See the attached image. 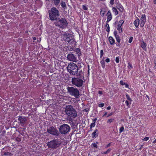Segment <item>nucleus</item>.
I'll use <instances>...</instances> for the list:
<instances>
[{"label":"nucleus","mask_w":156,"mask_h":156,"mask_svg":"<svg viewBox=\"0 0 156 156\" xmlns=\"http://www.w3.org/2000/svg\"><path fill=\"white\" fill-rule=\"evenodd\" d=\"M65 112L66 115L70 117L75 118L77 117V112L71 105H66L65 108Z\"/></svg>","instance_id":"obj_1"},{"label":"nucleus","mask_w":156,"mask_h":156,"mask_svg":"<svg viewBox=\"0 0 156 156\" xmlns=\"http://www.w3.org/2000/svg\"><path fill=\"white\" fill-rule=\"evenodd\" d=\"M62 143L61 140L54 139L48 142L47 146L48 148L55 149L61 145Z\"/></svg>","instance_id":"obj_2"},{"label":"nucleus","mask_w":156,"mask_h":156,"mask_svg":"<svg viewBox=\"0 0 156 156\" xmlns=\"http://www.w3.org/2000/svg\"><path fill=\"white\" fill-rule=\"evenodd\" d=\"M50 19L51 20H58L59 19L57 17L59 16L58 10L55 8H52L48 11Z\"/></svg>","instance_id":"obj_3"},{"label":"nucleus","mask_w":156,"mask_h":156,"mask_svg":"<svg viewBox=\"0 0 156 156\" xmlns=\"http://www.w3.org/2000/svg\"><path fill=\"white\" fill-rule=\"evenodd\" d=\"M67 69L68 71L71 74L75 75L78 73V67L73 62H71L68 65Z\"/></svg>","instance_id":"obj_4"},{"label":"nucleus","mask_w":156,"mask_h":156,"mask_svg":"<svg viewBox=\"0 0 156 156\" xmlns=\"http://www.w3.org/2000/svg\"><path fill=\"white\" fill-rule=\"evenodd\" d=\"M67 92L72 96H73L76 98H78L80 96V92L77 89L73 87H68L67 88Z\"/></svg>","instance_id":"obj_5"},{"label":"nucleus","mask_w":156,"mask_h":156,"mask_svg":"<svg viewBox=\"0 0 156 156\" xmlns=\"http://www.w3.org/2000/svg\"><path fill=\"white\" fill-rule=\"evenodd\" d=\"M57 21V22L55 23L56 26L59 27L60 28L63 29L66 27L68 24L66 20L64 18H62Z\"/></svg>","instance_id":"obj_6"},{"label":"nucleus","mask_w":156,"mask_h":156,"mask_svg":"<svg viewBox=\"0 0 156 156\" xmlns=\"http://www.w3.org/2000/svg\"><path fill=\"white\" fill-rule=\"evenodd\" d=\"M70 127L68 125L64 124L59 127V132L62 134H65L70 131Z\"/></svg>","instance_id":"obj_7"},{"label":"nucleus","mask_w":156,"mask_h":156,"mask_svg":"<svg viewBox=\"0 0 156 156\" xmlns=\"http://www.w3.org/2000/svg\"><path fill=\"white\" fill-rule=\"evenodd\" d=\"M64 39L66 42H67L70 44L74 42V39L73 36L71 34L65 33L63 34Z\"/></svg>","instance_id":"obj_8"},{"label":"nucleus","mask_w":156,"mask_h":156,"mask_svg":"<svg viewBox=\"0 0 156 156\" xmlns=\"http://www.w3.org/2000/svg\"><path fill=\"white\" fill-rule=\"evenodd\" d=\"M48 133L54 136H58L60 135V133L58 130L52 126L48 129L47 130Z\"/></svg>","instance_id":"obj_9"},{"label":"nucleus","mask_w":156,"mask_h":156,"mask_svg":"<svg viewBox=\"0 0 156 156\" xmlns=\"http://www.w3.org/2000/svg\"><path fill=\"white\" fill-rule=\"evenodd\" d=\"M72 83L77 87H81L83 84V81L81 79H72Z\"/></svg>","instance_id":"obj_10"},{"label":"nucleus","mask_w":156,"mask_h":156,"mask_svg":"<svg viewBox=\"0 0 156 156\" xmlns=\"http://www.w3.org/2000/svg\"><path fill=\"white\" fill-rule=\"evenodd\" d=\"M67 59L71 61L76 62L77 61V58L75 55L72 53H69L67 55Z\"/></svg>","instance_id":"obj_11"},{"label":"nucleus","mask_w":156,"mask_h":156,"mask_svg":"<svg viewBox=\"0 0 156 156\" xmlns=\"http://www.w3.org/2000/svg\"><path fill=\"white\" fill-rule=\"evenodd\" d=\"M146 20V18L144 14L142 15V16L140 20V26L141 27H143L144 26Z\"/></svg>","instance_id":"obj_12"},{"label":"nucleus","mask_w":156,"mask_h":156,"mask_svg":"<svg viewBox=\"0 0 156 156\" xmlns=\"http://www.w3.org/2000/svg\"><path fill=\"white\" fill-rule=\"evenodd\" d=\"M18 120L20 123L22 124H24L25 122L27 121L25 117L19 116Z\"/></svg>","instance_id":"obj_13"},{"label":"nucleus","mask_w":156,"mask_h":156,"mask_svg":"<svg viewBox=\"0 0 156 156\" xmlns=\"http://www.w3.org/2000/svg\"><path fill=\"white\" fill-rule=\"evenodd\" d=\"M106 16L107 18V22H108L110 21L112 19L111 13L110 10H109L108 11V12L106 15Z\"/></svg>","instance_id":"obj_14"},{"label":"nucleus","mask_w":156,"mask_h":156,"mask_svg":"<svg viewBox=\"0 0 156 156\" xmlns=\"http://www.w3.org/2000/svg\"><path fill=\"white\" fill-rule=\"evenodd\" d=\"M98 131L97 129H96L91 134L92 137V138H96L98 136Z\"/></svg>","instance_id":"obj_15"},{"label":"nucleus","mask_w":156,"mask_h":156,"mask_svg":"<svg viewBox=\"0 0 156 156\" xmlns=\"http://www.w3.org/2000/svg\"><path fill=\"white\" fill-rule=\"evenodd\" d=\"M134 24L136 27H138L140 24V20L139 19H136L133 23Z\"/></svg>","instance_id":"obj_16"},{"label":"nucleus","mask_w":156,"mask_h":156,"mask_svg":"<svg viewBox=\"0 0 156 156\" xmlns=\"http://www.w3.org/2000/svg\"><path fill=\"white\" fill-rule=\"evenodd\" d=\"M109 40L110 43L112 45L114 44L115 42V40L112 37H109Z\"/></svg>","instance_id":"obj_17"},{"label":"nucleus","mask_w":156,"mask_h":156,"mask_svg":"<svg viewBox=\"0 0 156 156\" xmlns=\"http://www.w3.org/2000/svg\"><path fill=\"white\" fill-rule=\"evenodd\" d=\"M77 78H81L83 76V73L82 71L78 72L77 73Z\"/></svg>","instance_id":"obj_18"},{"label":"nucleus","mask_w":156,"mask_h":156,"mask_svg":"<svg viewBox=\"0 0 156 156\" xmlns=\"http://www.w3.org/2000/svg\"><path fill=\"white\" fill-rule=\"evenodd\" d=\"M100 63L102 68H104L105 66L104 57H103V59L101 61Z\"/></svg>","instance_id":"obj_19"},{"label":"nucleus","mask_w":156,"mask_h":156,"mask_svg":"<svg viewBox=\"0 0 156 156\" xmlns=\"http://www.w3.org/2000/svg\"><path fill=\"white\" fill-rule=\"evenodd\" d=\"M112 11L115 13V15H116L118 14V11L114 7H113L112 8Z\"/></svg>","instance_id":"obj_20"},{"label":"nucleus","mask_w":156,"mask_h":156,"mask_svg":"<svg viewBox=\"0 0 156 156\" xmlns=\"http://www.w3.org/2000/svg\"><path fill=\"white\" fill-rule=\"evenodd\" d=\"M146 44L144 42V41L142 42L141 43V47L143 49H145L146 47Z\"/></svg>","instance_id":"obj_21"},{"label":"nucleus","mask_w":156,"mask_h":156,"mask_svg":"<svg viewBox=\"0 0 156 156\" xmlns=\"http://www.w3.org/2000/svg\"><path fill=\"white\" fill-rule=\"evenodd\" d=\"M61 5L62 8H63L64 9L66 8V3L64 2L63 1L61 3Z\"/></svg>","instance_id":"obj_22"},{"label":"nucleus","mask_w":156,"mask_h":156,"mask_svg":"<svg viewBox=\"0 0 156 156\" xmlns=\"http://www.w3.org/2000/svg\"><path fill=\"white\" fill-rule=\"evenodd\" d=\"M124 22V21L123 20H120L118 23V27H121L123 23Z\"/></svg>","instance_id":"obj_23"},{"label":"nucleus","mask_w":156,"mask_h":156,"mask_svg":"<svg viewBox=\"0 0 156 156\" xmlns=\"http://www.w3.org/2000/svg\"><path fill=\"white\" fill-rule=\"evenodd\" d=\"M75 52L77 54L78 56H80L81 53L80 49L78 48H77L75 50Z\"/></svg>","instance_id":"obj_24"},{"label":"nucleus","mask_w":156,"mask_h":156,"mask_svg":"<svg viewBox=\"0 0 156 156\" xmlns=\"http://www.w3.org/2000/svg\"><path fill=\"white\" fill-rule=\"evenodd\" d=\"M126 97L127 99L129 101H130V104H131V102L132 101L131 98L127 94H126Z\"/></svg>","instance_id":"obj_25"},{"label":"nucleus","mask_w":156,"mask_h":156,"mask_svg":"<svg viewBox=\"0 0 156 156\" xmlns=\"http://www.w3.org/2000/svg\"><path fill=\"white\" fill-rule=\"evenodd\" d=\"M112 150V149L111 148L108 149L106 151L104 152L102 154H107L110 152Z\"/></svg>","instance_id":"obj_26"},{"label":"nucleus","mask_w":156,"mask_h":156,"mask_svg":"<svg viewBox=\"0 0 156 156\" xmlns=\"http://www.w3.org/2000/svg\"><path fill=\"white\" fill-rule=\"evenodd\" d=\"M95 126V123H92L90 125V130H92V128L94 127Z\"/></svg>","instance_id":"obj_27"},{"label":"nucleus","mask_w":156,"mask_h":156,"mask_svg":"<svg viewBox=\"0 0 156 156\" xmlns=\"http://www.w3.org/2000/svg\"><path fill=\"white\" fill-rule=\"evenodd\" d=\"M124 130V127L123 126H122V127H121L120 129H119V133H121Z\"/></svg>","instance_id":"obj_28"},{"label":"nucleus","mask_w":156,"mask_h":156,"mask_svg":"<svg viewBox=\"0 0 156 156\" xmlns=\"http://www.w3.org/2000/svg\"><path fill=\"white\" fill-rule=\"evenodd\" d=\"M114 119H113V118L110 119H108V121H107V122L110 123L113 122L114 121Z\"/></svg>","instance_id":"obj_29"},{"label":"nucleus","mask_w":156,"mask_h":156,"mask_svg":"<svg viewBox=\"0 0 156 156\" xmlns=\"http://www.w3.org/2000/svg\"><path fill=\"white\" fill-rule=\"evenodd\" d=\"M11 154L9 152H5L4 153V155L6 156H10Z\"/></svg>","instance_id":"obj_30"},{"label":"nucleus","mask_w":156,"mask_h":156,"mask_svg":"<svg viewBox=\"0 0 156 156\" xmlns=\"http://www.w3.org/2000/svg\"><path fill=\"white\" fill-rule=\"evenodd\" d=\"M98 142H96V143H93L92 144V145L93 147H95L96 148H98V146H97V144H98Z\"/></svg>","instance_id":"obj_31"},{"label":"nucleus","mask_w":156,"mask_h":156,"mask_svg":"<svg viewBox=\"0 0 156 156\" xmlns=\"http://www.w3.org/2000/svg\"><path fill=\"white\" fill-rule=\"evenodd\" d=\"M55 5H57L60 2V0H53Z\"/></svg>","instance_id":"obj_32"},{"label":"nucleus","mask_w":156,"mask_h":156,"mask_svg":"<svg viewBox=\"0 0 156 156\" xmlns=\"http://www.w3.org/2000/svg\"><path fill=\"white\" fill-rule=\"evenodd\" d=\"M106 27H107V29L106 30V31L109 32L110 31V28L109 24L108 23H106Z\"/></svg>","instance_id":"obj_33"},{"label":"nucleus","mask_w":156,"mask_h":156,"mask_svg":"<svg viewBox=\"0 0 156 156\" xmlns=\"http://www.w3.org/2000/svg\"><path fill=\"white\" fill-rule=\"evenodd\" d=\"M100 14L102 16H103L105 14V11L102 9L100 12Z\"/></svg>","instance_id":"obj_34"},{"label":"nucleus","mask_w":156,"mask_h":156,"mask_svg":"<svg viewBox=\"0 0 156 156\" xmlns=\"http://www.w3.org/2000/svg\"><path fill=\"white\" fill-rule=\"evenodd\" d=\"M117 29L119 31V33L121 32L122 31V28L121 27H118Z\"/></svg>","instance_id":"obj_35"},{"label":"nucleus","mask_w":156,"mask_h":156,"mask_svg":"<svg viewBox=\"0 0 156 156\" xmlns=\"http://www.w3.org/2000/svg\"><path fill=\"white\" fill-rule=\"evenodd\" d=\"M112 143V142H110L109 143H108V144H107L105 146V148H108V147H110L111 145V144Z\"/></svg>","instance_id":"obj_36"},{"label":"nucleus","mask_w":156,"mask_h":156,"mask_svg":"<svg viewBox=\"0 0 156 156\" xmlns=\"http://www.w3.org/2000/svg\"><path fill=\"white\" fill-rule=\"evenodd\" d=\"M128 64V68L130 69H131L133 68L132 65L129 63Z\"/></svg>","instance_id":"obj_37"},{"label":"nucleus","mask_w":156,"mask_h":156,"mask_svg":"<svg viewBox=\"0 0 156 156\" xmlns=\"http://www.w3.org/2000/svg\"><path fill=\"white\" fill-rule=\"evenodd\" d=\"M104 105V103H100L98 104V106L101 108L103 107Z\"/></svg>","instance_id":"obj_38"},{"label":"nucleus","mask_w":156,"mask_h":156,"mask_svg":"<svg viewBox=\"0 0 156 156\" xmlns=\"http://www.w3.org/2000/svg\"><path fill=\"white\" fill-rule=\"evenodd\" d=\"M149 139V137H145L144 138L142 139V140L144 141H147Z\"/></svg>","instance_id":"obj_39"},{"label":"nucleus","mask_w":156,"mask_h":156,"mask_svg":"<svg viewBox=\"0 0 156 156\" xmlns=\"http://www.w3.org/2000/svg\"><path fill=\"white\" fill-rule=\"evenodd\" d=\"M103 55V52L102 50H101L100 51V57L101 58Z\"/></svg>","instance_id":"obj_40"},{"label":"nucleus","mask_w":156,"mask_h":156,"mask_svg":"<svg viewBox=\"0 0 156 156\" xmlns=\"http://www.w3.org/2000/svg\"><path fill=\"white\" fill-rule=\"evenodd\" d=\"M120 83L122 85H124L125 84V83L122 80H121L120 81Z\"/></svg>","instance_id":"obj_41"},{"label":"nucleus","mask_w":156,"mask_h":156,"mask_svg":"<svg viewBox=\"0 0 156 156\" xmlns=\"http://www.w3.org/2000/svg\"><path fill=\"white\" fill-rule=\"evenodd\" d=\"M16 141L18 142H20L21 140V139L20 138L17 137L16 139Z\"/></svg>","instance_id":"obj_42"},{"label":"nucleus","mask_w":156,"mask_h":156,"mask_svg":"<svg viewBox=\"0 0 156 156\" xmlns=\"http://www.w3.org/2000/svg\"><path fill=\"white\" fill-rule=\"evenodd\" d=\"M133 37H131L130 38L128 41L129 43H131L132 42L133 40Z\"/></svg>","instance_id":"obj_43"},{"label":"nucleus","mask_w":156,"mask_h":156,"mask_svg":"<svg viewBox=\"0 0 156 156\" xmlns=\"http://www.w3.org/2000/svg\"><path fill=\"white\" fill-rule=\"evenodd\" d=\"M114 0H110V3L111 5H113L114 4Z\"/></svg>","instance_id":"obj_44"},{"label":"nucleus","mask_w":156,"mask_h":156,"mask_svg":"<svg viewBox=\"0 0 156 156\" xmlns=\"http://www.w3.org/2000/svg\"><path fill=\"white\" fill-rule=\"evenodd\" d=\"M115 62L116 63H119V58L118 57H116L115 58Z\"/></svg>","instance_id":"obj_45"},{"label":"nucleus","mask_w":156,"mask_h":156,"mask_svg":"<svg viewBox=\"0 0 156 156\" xmlns=\"http://www.w3.org/2000/svg\"><path fill=\"white\" fill-rule=\"evenodd\" d=\"M37 81V80H35V79H34L33 80V81H32V83H33V82H34V83H35V84H37V83H38V82L37 81Z\"/></svg>","instance_id":"obj_46"},{"label":"nucleus","mask_w":156,"mask_h":156,"mask_svg":"<svg viewBox=\"0 0 156 156\" xmlns=\"http://www.w3.org/2000/svg\"><path fill=\"white\" fill-rule=\"evenodd\" d=\"M117 41L119 43L120 42V40L119 37H117L116 38Z\"/></svg>","instance_id":"obj_47"},{"label":"nucleus","mask_w":156,"mask_h":156,"mask_svg":"<svg viewBox=\"0 0 156 156\" xmlns=\"http://www.w3.org/2000/svg\"><path fill=\"white\" fill-rule=\"evenodd\" d=\"M83 9L85 10H87V8L84 5H83Z\"/></svg>","instance_id":"obj_48"},{"label":"nucleus","mask_w":156,"mask_h":156,"mask_svg":"<svg viewBox=\"0 0 156 156\" xmlns=\"http://www.w3.org/2000/svg\"><path fill=\"white\" fill-rule=\"evenodd\" d=\"M89 111V108H86L83 110L84 112H87Z\"/></svg>","instance_id":"obj_49"},{"label":"nucleus","mask_w":156,"mask_h":156,"mask_svg":"<svg viewBox=\"0 0 156 156\" xmlns=\"http://www.w3.org/2000/svg\"><path fill=\"white\" fill-rule=\"evenodd\" d=\"M125 85V87L126 88H129V86L128 84H127L125 83V85Z\"/></svg>","instance_id":"obj_50"},{"label":"nucleus","mask_w":156,"mask_h":156,"mask_svg":"<svg viewBox=\"0 0 156 156\" xmlns=\"http://www.w3.org/2000/svg\"><path fill=\"white\" fill-rule=\"evenodd\" d=\"M125 103L127 106H128L129 105V102L127 100H126L125 101Z\"/></svg>","instance_id":"obj_51"},{"label":"nucleus","mask_w":156,"mask_h":156,"mask_svg":"<svg viewBox=\"0 0 156 156\" xmlns=\"http://www.w3.org/2000/svg\"><path fill=\"white\" fill-rule=\"evenodd\" d=\"M113 112H111L109 114H108V115L107 116V117H108L112 115H113Z\"/></svg>","instance_id":"obj_52"},{"label":"nucleus","mask_w":156,"mask_h":156,"mask_svg":"<svg viewBox=\"0 0 156 156\" xmlns=\"http://www.w3.org/2000/svg\"><path fill=\"white\" fill-rule=\"evenodd\" d=\"M98 93L100 94V95H101L103 94L102 91H99L98 92Z\"/></svg>","instance_id":"obj_53"},{"label":"nucleus","mask_w":156,"mask_h":156,"mask_svg":"<svg viewBox=\"0 0 156 156\" xmlns=\"http://www.w3.org/2000/svg\"><path fill=\"white\" fill-rule=\"evenodd\" d=\"M105 61L106 62H110V59L109 58H107L105 60Z\"/></svg>","instance_id":"obj_54"},{"label":"nucleus","mask_w":156,"mask_h":156,"mask_svg":"<svg viewBox=\"0 0 156 156\" xmlns=\"http://www.w3.org/2000/svg\"><path fill=\"white\" fill-rule=\"evenodd\" d=\"M97 120V118H95L93 120V121L94 122L93 123H95V122L96 121V120Z\"/></svg>","instance_id":"obj_55"},{"label":"nucleus","mask_w":156,"mask_h":156,"mask_svg":"<svg viewBox=\"0 0 156 156\" xmlns=\"http://www.w3.org/2000/svg\"><path fill=\"white\" fill-rule=\"evenodd\" d=\"M117 31H114V35L115 36V35H117Z\"/></svg>","instance_id":"obj_56"},{"label":"nucleus","mask_w":156,"mask_h":156,"mask_svg":"<svg viewBox=\"0 0 156 156\" xmlns=\"http://www.w3.org/2000/svg\"><path fill=\"white\" fill-rule=\"evenodd\" d=\"M144 146L143 145H142L140 147V148H139V150H141V149L143 148V146Z\"/></svg>","instance_id":"obj_57"},{"label":"nucleus","mask_w":156,"mask_h":156,"mask_svg":"<svg viewBox=\"0 0 156 156\" xmlns=\"http://www.w3.org/2000/svg\"><path fill=\"white\" fill-rule=\"evenodd\" d=\"M111 108V107L110 106H109L107 107L106 109L108 110H109Z\"/></svg>","instance_id":"obj_58"},{"label":"nucleus","mask_w":156,"mask_h":156,"mask_svg":"<svg viewBox=\"0 0 156 156\" xmlns=\"http://www.w3.org/2000/svg\"><path fill=\"white\" fill-rule=\"evenodd\" d=\"M107 112H106L104 113V114L103 115V117H104L106 116V115H107Z\"/></svg>","instance_id":"obj_59"},{"label":"nucleus","mask_w":156,"mask_h":156,"mask_svg":"<svg viewBox=\"0 0 156 156\" xmlns=\"http://www.w3.org/2000/svg\"><path fill=\"white\" fill-rule=\"evenodd\" d=\"M115 38L119 37V36L118 35H115Z\"/></svg>","instance_id":"obj_60"},{"label":"nucleus","mask_w":156,"mask_h":156,"mask_svg":"<svg viewBox=\"0 0 156 156\" xmlns=\"http://www.w3.org/2000/svg\"><path fill=\"white\" fill-rule=\"evenodd\" d=\"M33 39L35 41V40H36V37H33Z\"/></svg>","instance_id":"obj_61"},{"label":"nucleus","mask_w":156,"mask_h":156,"mask_svg":"<svg viewBox=\"0 0 156 156\" xmlns=\"http://www.w3.org/2000/svg\"><path fill=\"white\" fill-rule=\"evenodd\" d=\"M156 143V140H154L153 142V143Z\"/></svg>","instance_id":"obj_62"},{"label":"nucleus","mask_w":156,"mask_h":156,"mask_svg":"<svg viewBox=\"0 0 156 156\" xmlns=\"http://www.w3.org/2000/svg\"><path fill=\"white\" fill-rule=\"evenodd\" d=\"M154 68H155V69H156V65H155V66H154Z\"/></svg>","instance_id":"obj_63"},{"label":"nucleus","mask_w":156,"mask_h":156,"mask_svg":"<svg viewBox=\"0 0 156 156\" xmlns=\"http://www.w3.org/2000/svg\"><path fill=\"white\" fill-rule=\"evenodd\" d=\"M154 64H155V65H156V61L154 62Z\"/></svg>","instance_id":"obj_64"}]
</instances>
